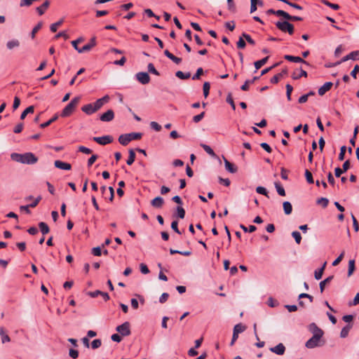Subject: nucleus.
Instances as JSON below:
<instances>
[{
	"instance_id": "1",
	"label": "nucleus",
	"mask_w": 359,
	"mask_h": 359,
	"mask_svg": "<svg viewBox=\"0 0 359 359\" xmlns=\"http://www.w3.org/2000/svg\"><path fill=\"white\" fill-rule=\"evenodd\" d=\"M11 158L13 161L27 165H33L38 161V158L32 152L24 154L12 153Z\"/></svg>"
},
{
	"instance_id": "2",
	"label": "nucleus",
	"mask_w": 359,
	"mask_h": 359,
	"mask_svg": "<svg viewBox=\"0 0 359 359\" xmlns=\"http://www.w3.org/2000/svg\"><path fill=\"white\" fill-rule=\"evenodd\" d=\"M80 101V97H74L71 102L63 109L61 112L60 116L62 117H68L75 110L76 106L78 105Z\"/></svg>"
},
{
	"instance_id": "3",
	"label": "nucleus",
	"mask_w": 359,
	"mask_h": 359,
	"mask_svg": "<svg viewBox=\"0 0 359 359\" xmlns=\"http://www.w3.org/2000/svg\"><path fill=\"white\" fill-rule=\"evenodd\" d=\"M276 27L283 32H288L289 34L292 35L294 33V26L292 24L287 21H278L276 23Z\"/></svg>"
},
{
	"instance_id": "4",
	"label": "nucleus",
	"mask_w": 359,
	"mask_h": 359,
	"mask_svg": "<svg viewBox=\"0 0 359 359\" xmlns=\"http://www.w3.org/2000/svg\"><path fill=\"white\" fill-rule=\"evenodd\" d=\"M323 336L318 334H314L306 342V347L308 348H313L317 346H321V338Z\"/></svg>"
},
{
	"instance_id": "5",
	"label": "nucleus",
	"mask_w": 359,
	"mask_h": 359,
	"mask_svg": "<svg viewBox=\"0 0 359 359\" xmlns=\"http://www.w3.org/2000/svg\"><path fill=\"white\" fill-rule=\"evenodd\" d=\"M116 330L120 333L122 337L129 336L130 332V325L129 322H125L116 327Z\"/></svg>"
},
{
	"instance_id": "6",
	"label": "nucleus",
	"mask_w": 359,
	"mask_h": 359,
	"mask_svg": "<svg viewBox=\"0 0 359 359\" xmlns=\"http://www.w3.org/2000/svg\"><path fill=\"white\" fill-rule=\"evenodd\" d=\"M93 140L99 144L106 145L113 142V137L110 135L102 137H94Z\"/></svg>"
},
{
	"instance_id": "7",
	"label": "nucleus",
	"mask_w": 359,
	"mask_h": 359,
	"mask_svg": "<svg viewBox=\"0 0 359 359\" xmlns=\"http://www.w3.org/2000/svg\"><path fill=\"white\" fill-rule=\"evenodd\" d=\"M137 80L142 84H147L150 81V76L147 72H141L136 74Z\"/></svg>"
},
{
	"instance_id": "8",
	"label": "nucleus",
	"mask_w": 359,
	"mask_h": 359,
	"mask_svg": "<svg viewBox=\"0 0 359 359\" xmlns=\"http://www.w3.org/2000/svg\"><path fill=\"white\" fill-rule=\"evenodd\" d=\"M41 200V196H39L36 198H35L34 200V201L32 203L27 205H22L20 207V209L21 210L25 211L26 213L29 214L30 213L29 208H35L39 204V203L40 202Z\"/></svg>"
},
{
	"instance_id": "9",
	"label": "nucleus",
	"mask_w": 359,
	"mask_h": 359,
	"mask_svg": "<svg viewBox=\"0 0 359 359\" xmlns=\"http://www.w3.org/2000/svg\"><path fill=\"white\" fill-rule=\"evenodd\" d=\"M96 46V38L95 36H93L90 39V42L85 46H83L82 48H81V50H79V53H84L88 52L93 47Z\"/></svg>"
},
{
	"instance_id": "10",
	"label": "nucleus",
	"mask_w": 359,
	"mask_h": 359,
	"mask_svg": "<svg viewBox=\"0 0 359 359\" xmlns=\"http://www.w3.org/2000/svg\"><path fill=\"white\" fill-rule=\"evenodd\" d=\"M109 101V96L105 95L103 97L98 99L95 101V102L93 103L94 108L96 111H98L104 104L107 103Z\"/></svg>"
},
{
	"instance_id": "11",
	"label": "nucleus",
	"mask_w": 359,
	"mask_h": 359,
	"mask_svg": "<svg viewBox=\"0 0 359 359\" xmlns=\"http://www.w3.org/2000/svg\"><path fill=\"white\" fill-rule=\"evenodd\" d=\"M114 118V113L112 109H108L106 112L102 114L100 119L103 122H109L112 121Z\"/></svg>"
},
{
	"instance_id": "12",
	"label": "nucleus",
	"mask_w": 359,
	"mask_h": 359,
	"mask_svg": "<svg viewBox=\"0 0 359 359\" xmlns=\"http://www.w3.org/2000/svg\"><path fill=\"white\" fill-rule=\"evenodd\" d=\"M270 351L274 353H276L277 355H281L284 354L285 351V347L283 344L280 343L276 346L271 347Z\"/></svg>"
},
{
	"instance_id": "13",
	"label": "nucleus",
	"mask_w": 359,
	"mask_h": 359,
	"mask_svg": "<svg viewBox=\"0 0 359 359\" xmlns=\"http://www.w3.org/2000/svg\"><path fill=\"white\" fill-rule=\"evenodd\" d=\"M284 58L290 62H302V63H304L307 65H309V63L306 60H304V59H302V57H298V56H292V55H285L284 56Z\"/></svg>"
},
{
	"instance_id": "14",
	"label": "nucleus",
	"mask_w": 359,
	"mask_h": 359,
	"mask_svg": "<svg viewBox=\"0 0 359 359\" xmlns=\"http://www.w3.org/2000/svg\"><path fill=\"white\" fill-rule=\"evenodd\" d=\"M333 86V83L332 82H326L319 89H318V94L322 96L325 95L327 91H329L332 86Z\"/></svg>"
},
{
	"instance_id": "15",
	"label": "nucleus",
	"mask_w": 359,
	"mask_h": 359,
	"mask_svg": "<svg viewBox=\"0 0 359 359\" xmlns=\"http://www.w3.org/2000/svg\"><path fill=\"white\" fill-rule=\"evenodd\" d=\"M54 165L56 168L61 169V170H69L72 168L71 164L59 161V160L55 161L54 163Z\"/></svg>"
},
{
	"instance_id": "16",
	"label": "nucleus",
	"mask_w": 359,
	"mask_h": 359,
	"mask_svg": "<svg viewBox=\"0 0 359 359\" xmlns=\"http://www.w3.org/2000/svg\"><path fill=\"white\" fill-rule=\"evenodd\" d=\"M309 331L313 333V335L318 334L323 336L324 334L323 331L314 323L309 325Z\"/></svg>"
},
{
	"instance_id": "17",
	"label": "nucleus",
	"mask_w": 359,
	"mask_h": 359,
	"mask_svg": "<svg viewBox=\"0 0 359 359\" xmlns=\"http://www.w3.org/2000/svg\"><path fill=\"white\" fill-rule=\"evenodd\" d=\"M287 69H283L280 73L276 74L271 79V83H274V84L278 83V81H280V79L282 77H283V76L287 75Z\"/></svg>"
},
{
	"instance_id": "18",
	"label": "nucleus",
	"mask_w": 359,
	"mask_h": 359,
	"mask_svg": "<svg viewBox=\"0 0 359 359\" xmlns=\"http://www.w3.org/2000/svg\"><path fill=\"white\" fill-rule=\"evenodd\" d=\"M224 165L226 170H228L231 173H236L238 170L237 167H236L233 163H230L227 159L224 158Z\"/></svg>"
},
{
	"instance_id": "19",
	"label": "nucleus",
	"mask_w": 359,
	"mask_h": 359,
	"mask_svg": "<svg viewBox=\"0 0 359 359\" xmlns=\"http://www.w3.org/2000/svg\"><path fill=\"white\" fill-rule=\"evenodd\" d=\"M164 203V200L163 198L160 196H157L154 198L151 201V204L153 207L160 208L163 206Z\"/></svg>"
},
{
	"instance_id": "20",
	"label": "nucleus",
	"mask_w": 359,
	"mask_h": 359,
	"mask_svg": "<svg viewBox=\"0 0 359 359\" xmlns=\"http://www.w3.org/2000/svg\"><path fill=\"white\" fill-rule=\"evenodd\" d=\"M81 110L88 115L96 112L93 103L86 104L81 107Z\"/></svg>"
},
{
	"instance_id": "21",
	"label": "nucleus",
	"mask_w": 359,
	"mask_h": 359,
	"mask_svg": "<svg viewBox=\"0 0 359 359\" xmlns=\"http://www.w3.org/2000/svg\"><path fill=\"white\" fill-rule=\"evenodd\" d=\"M359 58V51H353L344 57L341 62H346L348 60H357Z\"/></svg>"
},
{
	"instance_id": "22",
	"label": "nucleus",
	"mask_w": 359,
	"mask_h": 359,
	"mask_svg": "<svg viewBox=\"0 0 359 359\" xmlns=\"http://www.w3.org/2000/svg\"><path fill=\"white\" fill-rule=\"evenodd\" d=\"M50 5V1L48 0L45 1L42 5L36 8V11L38 13L41 15H43L46 9L48 8Z\"/></svg>"
},
{
	"instance_id": "23",
	"label": "nucleus",
	"mask_w": 359,
	"mask_h": 359,
	"mask_svg": "<svg viewBox=\"0 0 359 359\" xmlns=\"http://www.w3.org/2000/svg\"><path fill=\"white\" fill-rule=\"evenodd\" d=\"M259 79V76H255L251 80H246L243 85L241 86V89L244 91H247L249 90V86L250 84L253 83L255 81L258 80Z\"/></svg>"
},
{
	"instance_id": "24",
	"label": "nucleus",
	"mask_w": 359,
	"mask_h": 359,
	"mask_svg": "<svg viewBox=\"0 0 359 359\" xmlns=\"http://www.w3.org/2000/svg\"><path fill=\"white\" fill-rule=\"evenodd\" d=\"M0 336L3 344L11 341L10 337L6 334L5 329L3 327H0Z\"/></svg>"
},
{
	"instance_id": "25",
	"label": "nucleus",
	"mask_w": 359,
	"mask_h": 359,
	"mask_svg": "<svg viewBox=\"0 0 359 359\" xmlns=\"http://www.w3.org/2000/svg\"><path fill=\"white\" fill-rule=\"evenodd\" d=\"M129 137L130 135L128 134L121 135L118 137L119 143L123 146L127 145L130 142Z\"/></svg>"
},
{
	"instance_id": "26",
	"label": "nucleus",
	"mask_w": 359,
	"mask_h": 359,
	"mask_svg": "<svg viewBox=\"0 0 359 359\" xmlns=\"http://www.w3.org/2000/svg\"><path fill=\"white\" fill-rule=\"evenodd\" d=\"M20 46V41L18 39H13L9 41L6 43V46L9 50H12L15 48H18Z\"/></svg>"
},
{
	"instance_id": "27",
	"label": "nucleus",
	"mask_w": 359,
	"mask_h": 359,
	"mask_svg": "<svg viewBox=\"0 0 359 359\" xmlns=\"http://www.w3.org/2000/svg\"><path fill=\"white\" fill-rule=\"evenodd\" d=\"M352 328V325L351 324H348L347 325H346L345 327H344L342 328V330H341V332H340V337L341 338H345L348 335V332L350 331V330Z\"/></svg>"
},
{
	"instance_id": "28",
	"label": "nucleus",
	"mask_w": 359,
	"mask_h": 359,
	"mask_svg": "<svg viewBox=\"0 0 359 359\" xmlns=\"http://www.w3.org/2000/svg\"><path fill=\"white\" fill-rule=\"evenodd\" d=\"M284 212L286 215H290L292 212V204L289 201H285L283 204Z\"/></svg>"
},
{
	"instance_id": "29",
	"label": "nucleus",
	"mask_w": 359,
	"mask_h": 359,
	"mask_svg": "<svg viewBox=\"0 0 359 359\" xmlns=\"http://www.w3.org/2000/svg\"><path fill=\"white\" fill-rule=\"evenodd\" d=\"M245 329L246 327L245 325H243L242 323H238L234 326L233 333L238 335L239 333L244 332Z\"/></svg>"
},
{
	"instance_id": "30",
	"label": "nucleus",
	"mask_w": 359,
	"mask_h": 359,
	"mask_svg": "<svg viewBox=\"0 0 359 359\" xmlns=\"http://www.w3.org/2000/svg\"><path fill=\"white\" fill-rule=\"evenodd\" d=\"M268 60H269V57L267 56V57L262 58V60L256 61L254 64L256 70H258L263 65H264L267 62Z\"/></svg>"
},
{
	"instance_id": "31",
	"label": "nucleus",
	"mask_w": 359,
	"mask_h": 359,
	"mask_svg": "<svg viewBox=\"0 0 359 359\" xmlns=\"http://www.w3.org/2000/svg\"><path fill=\"white\" fill-rule=\"evenodd\" d=\"M333 278H334L333 276H330L320 283L319 286H320V290L321 293L323 292V291L325 290V285L330 283V281L333 279Z\"/></svg>"
},
{
	"instance_id": "32",
	"label": "nucleus",
	"mask_w": 359,
	"mask_h": 359,
	"mask_svg": "<svg viewBox=\"0 0 359 359\" xmlns=\"http://www.w3.org/2000/svg\"><path fill=\"white\" fill-rule=\"evenodd\" d=\"M128 152H129V156H128V158L126 163L128 165H131L135 161V153L134 150L132 149H129Z\"/></svg>"
},
{
	"instance_id": "33",
	"label": "nucleus",
	"mask_w": 359,
	"mask_h": 359,
	"mask_svg": "<svg viewBox=\"0 0 359 359\" xmlns=\"http://www.w3.org/2000/svg\"><path fill=\"white\" fill-rule=\"evenodd\" d=\"M34 106H29L27 108H26L21 114L20 115V119L23 120L26 117V116L28 114H32L34 113Z\"/></svg>"
},
{
	"instance_id": "34",
	"label": "nucleus",
	"mask_w": 359,
	"mask_h": 359,
	"mask_svg": "<svg viewBox=\"0 0 359 359\" xmlns=\"http://www.w3.org/2000/svg\"><path fill=\"white\" fill-rule=\"evenodd\" d=\"M39 229L41 231V233L45 235L47 234L49 232V227L45 222H40L39 224Z\"/></svg>"
},
{
	"instance_id": "35",
	"label": "nucleus",
	"mask_w": 359,
	"mask_h": 359,
	"mask_svg": "<svg viewBox=\"0 0 359 359\" xmlns=\"http://www.w3.org/2000/svg\"><path fill=\"white\" fill-rule=\"evenodd\" d=\"M57 118H58V115L57 114H55L54 116L52 118H50V120H48V121H46L45 123H41L40 125V128H45L48 127L52 123L55 121Z\"/></svg>"
},
{
	"instance_id": "36",
	"label": "nucleus",
	"mask_w": 359,
	"mask_h": 359,
	"mask_svg": "<svg viewBox=\"0 0 359 359\" xmlns=\"http://www.w3.org/2000/svg\"><path fill=\"white\" fill-rule=\"evenodd\" d=\"M302 76H304V77L307 76V72L302 69H300V73H299V74H297L295 72H294L292 75V79L294 80H297Z\"/></svg>"
},
{
	"instance_id": "37",
	"label": "nucleus",
	"mask_w": 359,
	"mask_h": 359,
	"mask_svg": "<svg viewBox=\"0 0 359 359\" xmlns=\"http://www.w3.org/2000/svg\"><path fill=\"white\" fill-rule=\"evenodd\" d=\"M201 147L211 156L215 157L216 156L215 153L210 146L205 144H201Z\"/></svg>"
},
{
	"instance_id": "38",
	"label": "nucleus",
	"mask_w": 359,
	"mask_h": 359,
	"mask_svg": "<svg viewBox=\"0 0 359 359\" xmlns=\"http://www.w3.org/2000/svg\"><path fill=\"white\" fill-rule=\"evenodd\" d=\"M176 76L180 79H187L190 78L191 74L189 72L184 73L182 71H177L175 74Z\"/></svg>"
},
{
	"instance_id": "39",
	"label": "nucleus",
	"mask_w": 359,
	"mask_h": 359,
	"mask_svg": "<svg viewBox=\"0 0 359 359\" xmlns=\"http://www.w3.org/2000/svg\"><path fill=\"white\" fill-rule=\"evenodd\" d=\"M355 271V260L351 259L348 262V276H351Z\"/></svg>"
},
{
	"instance_id": "40",
	"label": "nucleus",
	"mask_w": 359,
	"mask_h": 359,
	"mask_svg": "<svg viewBox=\"0 0 359 359\" xmlns=\"http://www.w3.org/2000/svg\"><path fill=\"white\" fill-rule=\"evenodd\" d=\"M275 187H276L278 194L280 196H285V191L284 188L280 184L279 182H275Z\"/></svg>"
},
{
	"instance_id": "41",
	"label": "nucleus",
	"mask_w": 359,
	"mask_h": 359,
	"mask_svg": "<svg viewBox=\"0 0 359 359\" xmlns=\"http://www.w3.org/2000/svg\"><path fill=\"white\" fill-rule=\"evenodd\" d=\"M321 2L327 6L328 7L334 9V10H338L339 9V6L337 4H332V3H330V1H328L327 0H321Z\"/></svg>"
},
{
	"instance_id": "42",
	"label": "nucleus",
	"mask_w": 359,
	"mask_h": 359,
	"mask_svg": "<svg viewBox=\"0 0 359 359\" xmlns=\"http://www.w3.org/2000/svg\"><path fill=\"white\" fill-rule=\"evenodd\" d=\"M318 205H322L323 208H326L328 205L329 201L327 198H320L316 201Z\"/></svg>"
},
{
	"instance_id": "43",
	"label": "nucleus",
	"mask_w": 359,
	"mask_h": 359,
	"mask_svg": "<svg viewBox=\"0 0 359 359\" xmlns=\"http://www.w3.org/2000/svg\"><path fill=\"white\" fill-rule=\"evenodd\" d=\"M210 88V84L209 82H205L203 83V95L205 97H207L209 95Z\"/></svg>"
},
{
	"instance_id": "44",
	"label": "nucleus",
	"mask_w": 359,
	"mask_h": 359,
	"mask_svg": "<svg viewBox=\"0 0 359 359\" xmlns=\"http://www.w3.org/2000/svg\"><path fill=\"white\" fill-rule=\"evenodd\" d=\"M240 227L245 231V232H248L249 231L250 233H252L254 231H256L257 229V227L254 225H250L249 227H246L245 226H244L243 224H241Z\"/></svg>"
},
{
	"instance_id": "45",
	"label": "nucleus",
	"mask_w": 359,
	"mask_h": 359,
	"mask_svg": "<svg viewBox=\"0 0 359 359\" xmlns=\"http://www.w3.org/2000/svg\"><path fill=\"white\" fill-rule=\"evenodd\" d=\"M63 23V20L61 19L60 20L57 21L55 23H53L50 25V31L52 32H55L57 29V28Z\"/></svg>"
},
{
	"instance_id": "46",
	"label": "nucleus",
	"mask_w": 359,
	"mask_h": 359,
	"mask_svg": "<svg viewBox=\"0 0 359 359\" xmlns=\"http://www.w3.org/2000/svg\"><path fill=\"white\" fill-rule=\"evenodd\" d=\"M237 48L238 49H243L245 46V41L244 40V38L243 37V35L239 38L238 41L236 43Z\"/></svg>"
},
{
	"instance_id": "47",
	"label": "nucleus",
	"mask_w": 359,
	"mask_h": 359,
	"mask_svg": "<svg viewBox=\"0 0 359 359\" xmlns=\"http://www.w3.org/2000/svg\"><path fill=\"white\" fill-rule=\"evenodd\" d=\"M43 23L42 22H39L32 29L31 33V37L34 39L35 37L36 33L42 27Z\"/></svg>"
},
{
	"instance_id": "48",
	"label": "nucleus",
	"mask_w": 359,
	"mask_h": 359,
	"mask_svg": "<svg viewBox=\"0 0 359 359\" xmlns=\"http://www.w3.org/2000/svg\"><path fill=\"white\" fill-rule=\"evenodd\" d=\"M292 236L294 238V240L297 244H299L301 243L302 236L299 231H293L292 233Z\"/></svg>"
},
{
	"instance_id": "49",
	"label": "nucleus",
	"mask_w": 359,
	"mask_h": 359,
	"mask_svg": "<svg viewBox=\"0 0 359 359\" xmlns=\"http://www.w3.org/2000/svg\"><path fill=\"white\" fill-rule=\"evenodd\" d=\"M286 95L288 101L291 100V93L293 90V87L290 84L286 85Z\"/></svg>"
},
{
	"instance_id": "50",
	"label": "nucleus",
	"mask_w": 359,
	"mask_h": 359,
	"mask_svg": "<svg viewBox=\"0 0 359 359\" xmlns=\"http://www.w3.org/2000/svg\"><path fill=\"white\" fill-rule=\"evenodd\" d=\"M128 135H130L129 138L130 139V141L134 140H139L142 136V134L141 133H128Z\"/></svg>"
},
{
	"instance_id": "51",
	"label": "nucleus",
	"mask_w": 359,
	"mask_h": 359,
	"mask_svg": "<svg viewBox=\"0 0 359 359\" xmlns=\"http://www.w3.org/2000/svg\"><path fill=\"white\" fill-rule=\"evenodd\" d=\"M177 217L180 219H184V216H185V210L184 209L181 207V206H178L177 208Z\"/></svg>"
},
{
	"instance_id": "52",
	"label": "nucleus",
	"mask_w": 359,
	"mask_h": 359,
	"mask_svg": "<svg viewBox=\"0 0 359 359\" xmlns=\"http://www.w3.org/2000/svg\"><path fill=\"white\" fill-rule=\"evenodd\" d=\"M305 177H306V181L308 182V183H309V184L313 183V178L312 173L309 170H306Z\"/></svg>"
},
{
	"instance_id": "53",
	"label": "nucleus",
	"mask_w": 359,
	"mask_h": 359,
	"mask_svg": "<svg viewBox=\"0 0 359 359\" xmlns=\"http://www.w3.org/2000/svg\"><path fill=\"white\" fill-rule=\"evenodd\" d=\"M276 15L278 16H281L284 18L285 20H287V18H289V13L287 12L283 11V10H278L276 11Z\"/></svg>"
},
{
	"instance_id": "54",
	"label": "nucleus",
	"mask_w": 359,
	"mask_h": 359,
	"mask_svg": "<svg viewBox=\"0 0 359 359\" xmlns=\"http://www.w3.org/2000/svg\"><path fill=\"white\" fill-rule=\"evenodd\" d=\"M147 67H148V71L150 73L154 74L157 75V76L159 75V72L156 69L154 65L152 63H149Z\"/></svg>"
},
{
	"instance_id": "55",
	"label": "nucleus",
	"mask_w": 359,
	"mask_h": 359,
	"mask_svg": "<svg viewBox=\"0 0 359 359\" xmlns=\"http://www.w3.org/2000/svg\"><path fill=\"white\" fill-rule=\"evenodd\" d=\"M203 74V69L201 67H199L196 74L193 76L192 79L193 80H198L200 79L201 76Z\"/></svg>"
},
{
	"instance_id": "56",
	"label": "nucleus",
	"mask_w": 359,
	"mask_h": 359,
	"mask_svg": "<svg viewBox=\"0 0 359 359\" xmlns=\"http://www.w3.org/2000/svg\"><path fill=\"white\" fill-rule=\"evenodd\" d=\"M102 344V341L99 339H94L91 343V347L93 349L99 348Z\"/></svg>"
},
{
	"instance_id": "57",
	"label": "nucleus",
	"mask_w": 359,
	"mask_h": 359,
	"mask_svg": "<svg viewBox=\"0 0 359 359\" xmlns=\"http://www.w3.org/2000/svg\"><path fill=\"white\" fill-rule=\"evenodd\" d=\"M102 247H95L92 249V254L95 256H100L102 255Z\"/></svg>"
},
{
	"instance_id": "58",
	"label": "nucleus",
	"mask_w": 359,
	"mask_h": 359,
	"mask_svg": "<svg viewBox=\"0 0 359 359\" xmlns=\"http://www.w3.org/2000/svg\"><path fill=\"white\" fill-rule=\"evenodd\" d=\"M226 102L231 104L232 109L233 110L236 109V105H235V103L233 100V98H232V95H231V93H229L228 95H227V97H226Z\"/></svg>"
},
{
	"instance_id": "59",
	"label": "nucleus",
	"mask_w": 359,
	"mask_h": 359,
	"mask_svg": "<svg viewBox=\"0 0 359 359\" xmlns=\"http://www.w3.org/2000/svg\"><path fill=\"white\" fill-rule=\"evenodd\" d=\"M150 126L152 129H154V130L156 131H160L161 130V126L159 125L157 122L156 121H151L150 123Z\"/></svg>"
},
{
	"instance_id": "60",
	"label": "nucleus",
	"mask_w": 359,
	"mask_h": 359,
	"mask_svg": "<svg viewBox=\"0 0 359 359\" xmlns=\"http://www.w3.org/2000/svg\"><path fill=\"white\" fill-rule=\"evenodd\" d=\"M69 356L73 359H76L79 357V351L75 349H69Z\"/></svg>"
},
{
	"instance_id": "61",
	"label": "nucleus",
	"mask_w": 359,
	"mask_h": 359,
	"mask_svg": "<svg viewBox=\"0 0 359 359\" xmlns=\"http://www.w3.org/2000/svg\"><path fill=\"white\" fill-rule=\"evenodd\" d=\"M205 116V112L203 111L201 112V114H198V115H196L193 117V121L195 122V123H198L199 121H201L203 117Z\"/></svg>"
},
{
	"instance_id": "62",
	"label": "nucleus",
	"mask_w": 359,
	"mask_h": 359,
	"mask_svg": "<svg viewBox=\"0 0 359 359\" xmlns=\"http://www.w3.org/2000/svg\"><path fill=\"white\" fill-rule=\"evenodd\" d=\"M243 37L251 45H255V41L252 39V37L246 34V33H243Z\"/></svg>"
},
{
	"instance_id": "63",
	"label": "nucleus",
	"mask_w": 359,
	"mask_h": 359,
	"mask_svg": "<svg viewBox=\"0 0 359 359\" xmlns=\"http://www.w3.org/2000/svg\"><path fill=\"white\" fill-rule=\"evenodd\" d=\"M344 251H343L339 256L332 262L333 266H337L342 260L344 256Z\"/></svg>"
},
{
	"instance_id": "64",
	"label": "nucleus",
	"mask_w": 359,
	"mask_h": 359,
	"mask_svg": "<svg viewBox=\"0 0 359 359\" xmlns=\"http://www.w3.org/2000/svg\"><path fill=\"white\" fill-rule=\"evenodd\" d=\"M323 274V269L316 270L314 272V276L316 280H320Z\"/></svg>"
}]
</instances>
